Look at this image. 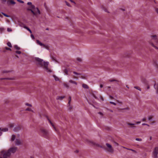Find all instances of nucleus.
Instances as JSON below:
<instances>
[{
    "instance_id": "nucleus-35",
    "label": "nucleus",
    "mask_w": 158,
    "mask_h": 158,
    "mask_svg": "<svg viewBox=\"0 0 158 158\" xmlns=\"http://www.w3.org/2000/svg\"><path fill=\"white\" fill-rule=\"evenodd\" d=\"M2 14H3L4 16H5V17H9V16L8 15H6V14L3 13V12H2Z\"/></svg>"
},
{
    "instance_id": "nucleus-44",
    "label": "nucleus",
    "mask_w": 158,
    "mask_h": 158,
    "mask_svg": "<svg viewBox=\"0 0 158 158\" xmlns=\"http://www.w3.org/2000/svg\"><path fill=\"white\" fill-rule=\"evenodd\" d=\"M15 52L16 53L18 54H20L21 53V51H16Z\"/></svg>"
},
{
    "instance_id": "nucleus-19",
    "label": "nucleus",
    "mask_w": 158,
    "mask_h": 158,
    "mask_svg": "<svg viewBox=\"0 0 158 158\" xmlns=\"http://www.w3.org/2000/svg\"><path fill=\"white\" fill-rule=\"evenodd\" d=\"M68 110H69V111H71L73 109V107L72 106H71V105H68Z\"/></svg>"
},
{
    "instance_id": "nucleus-49",
    "label": "nucleus",
    "mask_w": 158,
    "mask_h": 158,
    "mask_svg": "<svg viewBox=\"0 0 158 158\" xmlns=\"http://www.w3.org/2000/svg\"><path fill=\"white\" fill-rule=\"evenodd\" d=\"M96 146L99 147L101 148H102V146L100 145L99 144H96Z\"/></svg>"
},
{
    "instance_id": "nucleus-8",
    "label": "nucleus",
    "mask_w": 158,
    "mask_h": 158,
    "mask_svg": "<svg viewBox=\"0 0 158 158\" xmlns=\"http://www.w3.org/2000/svg\"><path fill=\"white\" fill-rule=\"evenodd\" d=\"M21 129V126L18 125L16 126L13 129V131L15 132H18L20 131Z\"/></svg>"
},
{
    "instance_id": "nucleus-15",
    "label": "nucleus",
    "mask_w": 158,
    "mask_h": 158,
    "mask_svg": "<svg viewBox=\"0 0 158 158\" xmlns=\"http://www.w3.org/2000/svg\"><path fill=\"white\" fill-rule=\"evenodd\" d=\"M71 98L70 96H69V97L68 102V103L67 104V105H71L70 104H71Z\"/></svg>"
},
{
    "instance_id": "nucleus-54",
    "label": "nucleus",
    "mask_w": 158,
    "mask_h": 158,
    "mask_svg": "<svg viewBox=\"0 0 158 158\" xmlns=\"http://www.w3.org/2000/svg\"><path fill=\"white\" fill-rule=\"evenodd\" d=\"M48 120L49 123H50V124H52V123L51 121V120L48 118Z\"/></svg>"
},
{
    "instance_id": "nucleus-21",
    "label": "nucleus",
    "mask_w": 158,
    "mask_h": 158,
    "mask_svg": "<svg viewBox=\"0 0 158 158\" xmlns=\"http://www.w3.org/2000/svg\"><path fill=\"white\" fill-rule=\"evenodd\" d=\"M109 81L110 82H112L113 81H116V82H119V81L117 80L114 79H110Z\"/></svg>"
},
{
    "instance_id": "nucleus-10",
    "label": "nucleus",
    "mask_w": 158,
    "mask_h": 158,
    "mask_svg": "<svg viewBox=\"0 0 158 158\" xmlns=\"http://www.w3.org/2000/svg\"><path fill=\"white\" fill-rule=\"evenodd\" d=\"M7 3L9 5H15V2L13 0H9L7 2Z\"/></svg>"
},
{
    "instance_id": "nucleus-11",
    "label": "nucleus",
    "mask_w": 158,
    "mask_h": 158,
    "mask_svg": "<svg viewBox=\"0 0 158 158\" xmlns=\"http://www.w3.org/2000/svg\"><path fill=\"white\" fill-rule=\"evenodd\" d=\"M151 37L152 40H156L157 38H158V35H152L151 36Z\"/></svg>"
},
{
    "instance_id": "nucleus-20",
    "label": "nucleus",
    "mask_w": 158,
    "mask_h": 158,
    "mask_svg": "<svg viewBox=\"0 0 158 158\" xmlns=\"http://www.w3.org/2000/svg\"><path fill=\"white\" fill-rule=\"evenodd\" d=\"M64 98V96H58L57 98V99L62 100Z\"/></svg>"
},
{
    "instance_id": "nucleus-16",
    "label": "nucleus",
    "mask_w": 158,
    "mask_h": 158,
    "mask_svg": "<svg viewBox=\"0 0 158 158\" xmlns=\"http://www.w3.org/2000/svg\"><path fill=\"white\" fill-rule=\"evenodd\" d=\"M8 125L9 128H12L14 127L15 126V124L14 123H10Z\"/></svg>"
},
{
    "instance_id": "nucleus-13",
    "label": "nucleus",
    "mask_w": 158,
    "mask_h": 158,
    "mask_svg": "<svg viewBox=\"0 0 158 158\" xmlns=\"http://www.w3.org/2000/svg\"><path fill=\"white\" fill-rule=\"evenodd\" d=\"M69 82L70 83L75 84V85H77V83L75 81H73L72 80H70L69 81Z\"/></svg>"
},
{
    "instance_id": "nucleus-59",
    "label": "nucleus",
    "mask_w": 158,
    "mask_h": 158,
    "mask_svg": "<svg viewBox=\"0 0 158 158\" xmlns=\"http://www.w3.org/2000/svg\"><path fill=\"white\" fill-rule=\"evenodd\" d=\"M157 89H156V93L157 94H158V87H157Z\"/></svg>"
},
{
    "instance_id": "nucleus-26",
    "label": "nucleus",
    "mask_w": 158,
    "mask_h": 158,
    "mask_svg": "<svg viewBox=\"0 0 158 158\" xmlns=\"http://www.w3.org/2000/svg\"><path fill=\"white\" fill-rule=\"evenodd\" d=\"M64 73L65 75H68V70L67 69H65L64 71Z\"/></svg>"
},
{
    "instance_id": "nucleus-5",
    "label": "nucleus",
    "mask_w": 158,
    "mask_h": 158,
    "mask_svg": "<svg viewBox=\"0 0 158 158\" xmlns=\"http://www.w3.org/2000/svg\"><path fill=\"white\" fill-rule=\"evenodd\" d=\"M158 147H155L152 152L153 158H158Z\"/></svg>"
},
{
    "instance_id": "nucleus-57",
    "label": "nucleus",
    "mask_w": 158,
    "mask_h": 158,
    "mask_svg": "<svg viewBox=\"0 0 158 158\" xmlns=\"http://www.w3.org/2000/svg\"><path fill=\"white\" fill-rule=\"evenodd\" d=\"M156 12L158 14V9L156 8Z\"/></svg>"
},
{
    "instance_id": "nucleus-50",
    "label": "nucleus",
    "mask_w": 158,
    "mask_h": 158,
    "mask_svg": "<svg viewBox=\"0 0 158 158\" xmlns=\"http://www.w3.org/2000/svg\"><path fill=\"white\" fill-rule=\"evenodd\" d=\"M142 125H147V126H149V125L148 124H146V123H143L142 124Z\"/></svg>"
},
{
    "instance_id": "nucleus-4",
    "label": "nucleus",
    "mask_w": 158,
    "mask_h": 158,
    "mask_svg": "<svg viewBox=\"0 0 158 158\" xmlns=\"http://www.w3.org/2000/svg\"><path fill=\"white\" fill-rule=\"evenodd\" d=\"M41 133L45 138H47L49 135L48 131L46 129L41 128L40 129Z\"/></svg>"
},
{
    "instance_id": "nucleus-51",
    "label": "nucleus",
    "mask_w": 158,
    "mask_h": 158,
    "mask_svg": "<svg viewBox=\"0 0 158 158\" xmlns=\"http://www.w3.org/2000/svg\"><path fill=\"white\" fill-rule=\"evenodd\" d=\"M31 37L33 38V39H35V37H34V36L32 35V34H31Z\"/></svg>"
},
{
    "instance_id": "nucleus-34",
    "label": "nucleus",
    "mask_w": 158,
    "mask_h": 158,
    "mask_svg": "<svg viewBox=\"0 0 158 158\" xmlns=\"http://www.w3.org/2000/svg\"><path fill=\"white\" fill-rule=\"evenodd\" d=\"M64 87H65L68 88H69V85L68 84L64 83Z\"/></svg>"
},
{
    "instance_id": "nucleus-58",
    "label": "nucleus",
    "mask_w": 158,
    "mask_h": 158,
    "mask_svg": "<svg viewBox=\"0 0 158 158\" xmlns=\"http://www.w3.org/2000/svg\"><path fill=\"white\" fill-rule=\"evenodd\" d=\"M154 48L155 49H157V50H158V47H157V46H155L154 47Z\"/></svg>"
},
{
    "instance_id": "nucleus-7",
    "label": "nucleus",
    "mask_w": 158,
    "mask_h": 158,
    "mask_svg": "<svg viewBox=\"0 0 158 158\" xmlns=\"http://www.w3.org/2000/svg\"><path fill=\"white\" fill-rule=\"evenodd\" d=\"M36 43L40 46H43V47L46 48V49H49V47L48 46L42 43L38 40H36Z\"/></svg>"
},
{
    "instance_id": "nucleus-33",
    "label": "nucleus",
    "mask_w": 158,
    "mask_h": 158,
    "mask_svg": "<svg viewBox=\"0 0 158 158\" xmlns=\"http://www.w3.org/2000/svg\"><path fill=\"white\" fill-rule=\"evenodd\" d=\"M73 73L74 74H76V75H81V73H77V72H75V71L73 72Z\"/></svg>"
},
{
    "instance_id": "nucleus-3",
    "label": "nucleus",
    "mask_w": 158,
    "mask_h": 158,
    "mask_svg": "<svg viewBox=\"0 0 158 158\" xmlns=\"http://www.w3.org/2000/svg\"><path fill=\"white\" fill-rule=\"evenodd\" d=\"M30 8L27 9V10L31 11L33 15L35 16L36 17L38 18V15H40L41 14L40 11L38 8L35 7L34 5L30 6Z\"/></svg>"
},
{
    "instance_id": "nucleus-52",
    "label": "nucleus",
    "mask_w": 158,
    "mask_h": 158,
    "mask_svg": "<svg viewBox=\"0 0 158 158\" xmlns=\"http://www.w3.org/2000/svg\"><path fill=\"white\" fill-rule=\"evenodd\" d=\"M127 150H131L133 152H135V151L133 150V149H127Z\"/></svg>"
},
{
    "instance_id": "nucleus-6",
    "label": "nucleus",
    "mask_w": 158,
    "mask_h": 158,
    "mask_svg": "<svg viewBox=\"0 0 158 158\" xmlns=\"http://www.w3.org/2000/svg\"><path fill=\"white\" fill-rule=\"evenodd\" d=\"M106 145L107 147L106 148L107 151L109 152L113 153L114 152V150L111 145L108 143H106Z\"/></svg>"
},
{
    "instance_id": "nucleus-39",
    "label": "nucleus",
    "mask_w": 158,
    "mask_h": 158,
    "mask_svg": "<svg viewBox=\"0 0 158 158\" xmlns=\"http://www.w3.org/2000/svg\"><path fill=\"white\" fill-rule=\"evenodd\" d=\"M4 79H8L9 80H13L14 79V78H3Z\"/></svg>"
},
{
    "instance_id": "nucleus-22",
    "label": "nucleus",
    "mask_w": 158,
    "mask_h": 158,
    "mask_svg": "<svg viewBox=\"0 0 158 158\" xmlns=\"http://www.w3.org/2000/svg\"><path fill=\"white\" fill-rule=\"evenodd\" d=\"M53 77H54L55 80L56 81H58L59 80V78L55 75H53Z\"/></svg>"
},
{
    "instance_id": "nucleus-1",
    "label": "nucleus",
    "mask_w": 158,
    "mask_h": 158,
    "mask_svg": "<svg viewBox=\"0 0 158 158\" xmlns=\"http://www.w3.org/2000/svg\"><path fill=\"white\" fill-rule=\"evenodd\" d=\"M17 149V148L14 147L10 148L7 151L2 150L0 152V158H9L10 157L11 153H15Z\"/></svg>"
},
{
    "instance_id": "nucleus-56",
    "label": "nucleus",
    "mask_w": 158,
    "mask_h": 158,
    "mask_svg": "<svg viewBox=\"0 0 158 158\" xmlns=\"http://www.w3.org/2000/svg\"><path fill=\"white\" fill-rule=\"evenodd\" d=\"M156 43L157 44H158V38H157L156 40Z\"/></svg>"
},
{
    "instance_id": "nucleus-36",
    "label": "nucleus",
    "mask_w": 158,
    "mask_h": 158,
    "mask_svg": "<svg viewBox=\"0 0 158 158\" xmlns=\"http://www.w3.org/2000/svg\"><path fill=\"white\" fill-rule=\"evenodd\" d=\"M7 31L8 32H11L12 31V30L11 28H7Z\"/></svg>"
},
{
    "instance_id": "nucleus-47",
    "label": "nucleus",
    "mask_w": 158,
    "mask_h": 158,
    "mask_svg": "<svg viewBox=\"0 0 158 158\" xmlns=\"http://www.w3.org/2000/svg\"><path fill=\"white\" fill-rule=\"evenodd\" d=\"M27 4L28 5H31V6L33 5L32 4V3L31 2H28L27 3Z\"/></svg>"
},
{
    "instance_id": "nucleus-32",
    "label": "nucleus",
    "mask_w": 158,
    "mask_h": 158,
    "mask_svg": "<svg viewBox=\"0 0 158 158\" xmlns=\"http://www.w3.org/2000/svg\"><path fill=\"white\" fill-rule=\"evenodd\" d=\"M113 143H114L115 146H118L119 145L118 143L115 141H113Z\"/></svg>"
},
{
    "instance_id": "nucleus-53",
    "label": "nucleus",
    "mask_w": 158,
    "mask_h": 158,
    "mask_svg": "<svg viewBox=\"0 0 158 158\" xmlns=\"http://www.w3.org/2000/svg\"><path fill=\"white\" fill-rule=\"evenodd\" d=\"M142 121H146V118H143L142 119Z\"/></svg>"
},
{
    "instance_id": "nucleus-64",
    "label": "nucleus",
    "mask_w": 158,
    "mask_h": 158,
    "mask_svg": "<svg viewBox=\"0 0 158 158\" xmlns=\"http://www.w3.org/2000/svg\"><path fill=\"white\" fill-rule=\"evenodd\" d=\"M103 85H102V84H101V85H100V87L101 88H102V87H103Z\"/></svg>"
},
{
    "instance_id": "nucleus-27",
    "label": "nucleus",
    "mask_w": 158,
    "mask_h": 158,
    "mask_svg": "<svg viewBox=\"0 0 158 158\" xmlns=\"http://www.w3.org/2000/svg\"><path fill=\"white\" fill-rule=\"evenodd\" d=\"M148 120L150 121H151L152 120V116H150L148 117Z\"/></svg>"
},
{
    "instance_id": "nucleus-41",
    "label": "nucleus",
    "mask_w": 158,
    "mask_h": 158,
    "mask_svg": "<svg viewBox=\"0 0 158 158\" xmlns=\"http://www.w3.org/2000/svg\"><path fill=\"white\" fill-rule=\"evenodd\" d=\"M77 60L80 62H81L82 61L81 59L80 58H77Z\"/></svg>"
},
{
    "instance_id": "nucleus-38",
    "label": "nucleus",
    "mask_w": 158,
    "mask_h": 158,
    "mask_svg": "<svg viewBox=\"0 0 158 158\" xmlns=\"http://www.w3.org/2000/svg\"><path fill=\"white\" fill-rule=\"evenodd\" d=\"M135 140L136 141H141L142 140V139H139V138H136Z\"/></svg>"
},
{
    "instance_id": "nucleus-18",
    "label": "nucleus",
    "mask_w": 158,
    "mask_h": 158,
    "mask_svg": "<svg viewBox=\"0 0 158 158\" xmlns=\"http://www.w3.org/2000/svg\"><path fill=\"white\" fill-rule=\"evenodd\" d=\"M82 87L85 89H88L89 88L88 85L86 84H82Z\"/></svg>"
},
{
    "instance_id": "nucleus-2",
    "label": "nucleus",
    "mask_w": 158,
    "mask_h": 158,
    "mask_svg": "<svg viewBox=\"0 0 158 158\" xmlns=\"http://www.w3.org/2000/svg\"><path fill=\"white\" fill-rule=\"evenodd\" d=\"M35 60L38 62V64L41 67L47 72L51 73L52 70L48 67L49 63L48 62H45L43 60L39 58H36Z\"/></svg>"
},
{
    "instance_id": "nucleus-23",
    "label": "nucleus",
    "mask_w": 158,
    "mask_h": 158,
    "mask_svg": "<svg viewBox=\"0 0 158 158\" xmlns=\"http://www.w3.org/2000/svg\"><path fill=\"white\" fill-rule=\"evenodd\" d=\"M29 32L31 33H32V31L31 30L27 27L25 26L24 27Z\"/></svg>"
},
{
    "instance_id": "nucleus-45",
    "label": "nucleus",
    "mask_w": 158,
    "mask_h": 158,
    "mask_svg": "<svg viewBox=\"0 0 158 158\" xmlns=\"http://www.w3.org/2000/svg\"><path fill=\"white\" fill-rule=\"evenodd\" d=\"M123 110H129V108L128 107H127L126 108H124L123 109H122Z\"/></svg>"
},
{
    "instance_id": "nucleus-14",
    "label": "nucleus",
    "mask_w": 158,
    "mask_h": 158,
    "mask_svg": "<svg viewBox=\"0 0 158 158\" xmlns=\"http://www.w3.org/2000/svg\"><path fill=\"white\" fill-rule=\"evenodd\" d=\"M15 135H12L11 136V137L10 141H14L15 140Z\"/></svg>"
},
{
    "instance_id": "nucleus-46",
    "label": "nucleus",
    "mask_w": 158,
    "mask_h": 158,
    "mask_svg": "<svg viewBox=\"0 0 158 158\" xmlns=\"http://www.w3.org/2000/svg\"><path fill=\"white\" fill-rule=\"evenodd\" d=\"M17 1L18 2H20V3H24V2L23 1L21 0H17Z\"/></svg>"
},
{
    "instance_id": "nucleus-29",
    "label": "nucleus",
    "mask_w": 158,
    "mask_h": 158,
    "mask_svg": "<svg viewBox=\"0 0 158 158\" xmlns=\"http://www.w3.org/2000/svg\"><path fill=\"white\" fill-rule=\"evenodd\" d=\"M65 3L66 5H67L69 7H71V6L70 5V4L67 1H65Z\"/></svg>"
},
{
    "instance_id": "nucleus-9",
    "label": "nucleus",
    "mask_w": 158,
    "mask_h": 158,
    "mask_svg": "<svg viewBox=\"0 0 158 158\" xmlns=\"http://www.w3.org/2000/svg\"><path fill=\"white\" fill-rule=\"evenodd\" d=\"M15 144L16 145H19L21 144V140L19 139H16L15 141Z\"/></svg>"
},
{
    "instance_id": "nucleus-12",
    "label": "nucleus",
    "mask_w": 158,
    "mask_h": 158,
    "mask_svg": "<svg viewBox=\"0 0 158 158\" xmlns=\"http://www.w3.org/2000/svg\"><path fill=\"white\" fill-rule=\"evenodd\" d=\"M127 124L129 126H131V127L132 128H135V126H134V125H135V124L134 123H127Z\"/></svg>"
},
{
    "instance_id": "nucleus-30",
    "label": "nucleus",
    "mask_w": 158,
    "mask_h": 158,
    "mask_svg": "<svg viewBox=\"0 0 158 158\" xmlns=\"http://www.w3.org/2000/svg\"><path fill=\"white\" fill-rule=\"evenodd\" d=\"M134 88L135 89H137L139 90L140 91H141V89L139 87H137V86H135Z\"/></svg>"
},
{
    "instance_id": "nucleus-55",
    "label": "nucleus",
    "mask_w": 158,
    "mask_h": 158,
    "mask_svg": "<svg viewBox=\"0 0 158 158\" xmlns=\"http://www.w3.org/2000/svg\"><path fill=\"white\" fill-rule=\"evenodd\" d=\"M1 131H1V128H0V136L2 135V134Z\"/></svg>"
},
{
    "instance_id": "nucleus-63",
    "label": "nucleus",
    "mask_w": 158,
    "mask_h": 158,
    "mask_svg": "<svg viewBox=\"0 0 158 158\" xmlns=\"http://www.w3.org/2000/svg\"><path fill=\"white\" fill-rule=\"evenodd\" d=\"M122 147L123 148H124L126 149H127H127H129L128 148H126V147H123V146Z\"/></svg>"
},
{
    "instance_id": "nucleus-28",
    "label": "nucleus",
    "mask_w": 158,
    "mask_h": 158,
    "mask_svg": "<svg viewBox=\"0 0 158 158\" xmlns=\"http://www.w3.org/2000/svg\"><path fill=\"white\" fill-rule=\"evenodd\" d=\"M26 110H27V111H31L32 112H33V111L32 110L31 108H27L26 109Z\"/></svg>"
},
{
    "instance_id": "nucleus-40",
    "label": "nucleus",
    "mask_w": 158,
    "mask_h": 158,
    "mask_svg": "<svg viewBox=\"0 0 158 158\" xmlns=\"http://www.w3.org/2000/svg\"><path fill=\"white\" fill-rule=\"evenodd\" d=\"M25 105L26 106H30V107H31L32 106V105L31 104H29L28 103H26L25 104Z\"/></svg>"
},
{
    "instance_id": "nucleus-48",
    "label": "nucleus",
    "mask_w": 158,
    "mask_h": 158,
    "mask_svg": "<svg viewBox=\"0 0 158 158\" xmlns=\"http://www.w3.org/2000/svg\"><path fill=\"white\" fill-rule=\"evenodd\" d=\"M150 44L154 48V47L155 46V45L153 44V43H150Z\"/></svg>"
},
{
    "instance_id": "nucleus-24",
    "label": "nucleus",
    "mask_w": 158,
    "mask_h": 158,
    "mask_svg": "<svg viewBox=\"0 0 158 158\" xmlns=\"http://www.w3.org/2000/svg\"><path fill=\"white\" fill-rule=\"evenodd\" d=\"M7 44L8 46L10 48H11L12 47V45L10 42H7Z\"/></svg>"
},
{
    "instance_id": "nucleus-62",
    "label": "nucleus",
    "mask_w": 158,
    "mask_h": 158,
    "mask_svg": "<svg viewBox=\"0 0 158 158\" xmlns=\"http://www.w3.org/2000/svg\"><path fill=\"white\" fill-rule=\"evenodd\" d=\"M110 98L111 99H114V98L112 96H110Z\"/></svg>"
},
{
    "instance_id": "nucleus-43",
    "label": "nucleus",
    "mask_w": 158,
    "mask_h": 158,
    "mask_svg": "<svg viewBox=\"0 0 158 158\" xmlns=\"http://www.w3.org/2000/svg\"><path fill=\"white\" fill-rule=\"evenodd\" d=\"M5 49H6V50H10V51H11V49H10V48H7V47H6L5 48Z\"/></svg>"
},
{
    "instance_id": "nucleus-42",
    "label": "nucleus",
    "mask_w": 158,
    "mask_h": 158,
    "mask_svg": "<svg viewBox=\"0 0 158 158\" xmlns=\"http://www.w3.org/2000/svg\"><path fill=\"white\" fill-rule=\"evenodd\" d=\"M110 104H113V105H114L115 106L116 105V104L115 103H114V102H113L111 101V102H110Z\"/></svg>"
},
{
    "instance_id": "nucleus-61",
    "label": "nucleus",
    "mask_w": 158,
    "mask_h": 158,
    "mask_svg": "<svg viewBox=\"0 0 158 158\" xmlns=\"http://www.w3.org/2000/svg\"><path fill=\"white\" fill-rule=\"evenodd\" d=\"M147 88L148 89H149L150 88V86H149V85H147Z\"/></svg>"
},
{
    "instance_id": "nucleus-37",
    "label": "nucleus",
    "mask_w": 158,
    "mask_h": 158,
    "mask_svg": "<svg viewBox=\"0 0 158 158\" xmlns=\"http://www.w3.org/2000/svg\"><path fill=\"white\" fill-rule=\"evenodd\" d=\"M154 82H155V84L154 85V88L156 89H157V87H158V86H156V82L155 81H154Z\"/></svg>"
},
{
    "instance_id": "nucleus-17",
    "label": "nucleus",
    "mask_w": 158,
    "mask_h": 158,
    "mask_svg": "<svg viewBox=\"0 0 158 158\" xmlns=\"http://www.w3.org/2000/svg\"><path fill=\"white\" fill-rule=\"evenodd\" d=\"M8 130V129L7 127H5L1 129V131H2L6 132Z\"/></svg>"
},
{
    "instance_id": "nucleus-60",
    "label": "nucleus",
    "mask_w": 158,
    "mask_h": 158,
    "mask_svg": "<svg viewBox=\"0 0 158 158\" xmlns=\"http://www.w3.org/2000/svg\"><path fill=\"white\" fill-rule=\"evenodd\" d=\"M136 123L137 124H139V123H141V122L140 121L136 122Z\"/></svg>"
},
{
    "instance_id": "nucleus-31",
    "label": "nucleus",
    "mask_w": 158,
    "mask_h": 158,
    "mask_svg": "<svg viewBox=\"0 0 158 158\" xmlns=\"http://www.w3.org/2000/svg\"><path fill=\"white\" fill-rule=\"evenodd\" d=\"M15 48H16L17 50H20V47H19L17 45H15Z\"/></svg>"
},
{
    "instance_id": "nucleus-25",
    "label": "nucleus",
    "mask_w": 158,
    "mask_h": 158,
    "mask_svg": "<svg viewBox=\"0 0 158 158\" xmlns=\"http://www.w3.org/2000/svg\"><path fill=\"white\" fill-rule=\"evenodd\" d=\"M51 125L53 127V128L56 131H57V129H56V127H55V126L53 124V123H52V124H51Z\"/></svg>"
}]
</instances>
